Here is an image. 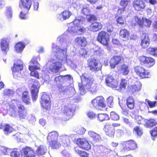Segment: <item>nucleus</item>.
I'll return each mask as SVG.
<instances>
[{
    "label": "nucleus",
    "instance_id": "obj_10",
    "mask_svg": "<svg viewBox=\"0 0 157 157\" xmlns=\"http://www.w3.org/2000/svg\"><path fill=\"white\" fill-rule=\"evenodd\" d=\"M139 59L141 64L145 65L148 67H151L155 64L154 59L150 57L142 56L139 57Z\"/></svg>",
    "mask_w": 157,
    "mask_h": 157
},
{
    "label": "nucleus",
    "instance_id": "obj_22",
    "mask_svg": "<svg viewBox=\"0 0 157 157\" xmlns=\"http://www.w3.org/2000/svg\"><path fill=\"white\" fill-rule=\"evenodd\" d=\"M122 57L119 56H116L112 58L110 61V66L112 68H114L115 66L118 64L121 60Z\"/></svg>",
    "mask_w": 157,
    "mask_h": 157
},
{
    "label": "nucleus",
    "instance_id": "obj_31",
    "mask_svg": "<svg viewBox=\"0 0 157 157\" xmlns=\"http://www.w3.org/2000/svg\"><path fill=\"white\" fill-rule=\"evenodd\" d=\"M75 42L82 46H85L87 44L86 39L82 37L76 38L75 40Z\"/></svg>",
    "mask_w": 157,
    "mask_h": 157
},
{
    "label": "nucleus",
    "instance_id": "obj_59",
    "mask_svg": "<svg viewBox=\"0 0 157 157\" xmlns=\"http://www.w3.org/2000/svg\"><path fill=\"white\" fill-rule=\"evenodd\" d=\"M149 73V72L147 70L144 69V71L142 72L141 73L140 75V77L142 78H148Z\"/></svg>",
    "mask_w": 157,
    "mask_h": 157
},
{
    "label": "nucleus",
    "instance_id": "obj_34",
    "mask_svg": "<svg viewBox=\"0 0 157 157\" xmlns=\"http://www.w3.org/2000/svg\"><path fill=\"white\" fill-rule=\"evenodd\" d=\"M85 21V19L82 17H78L75 19L72 23L75 26H79V25L82 24Z\"/></svg>",
    "mask_w": 157,
    "mask_h": 157
},
{
    "label": "nucleus",
    "instance_id": "obj_52",
    "mask_svg": "<svg viewBox=\"0 0 157 157\" xmlns=\"http://www.w3.org/2000/svg\"><path fill=\"white\" fill-rule=\"evenodd\" d=\"M75 151L81 157H88L89 156V154L84 151L78 150L77 151L76 149Z\"/></svg>",
    "mask_w": 157,
    "mask_h": 157
},
{
    "label": "nucleus",
    "instance_id": "obj_61",
    "mask_svg": "<svg viewBox=\"0 0 157 157\" xmlns=\"http://www.w3.org/2000/svg\"><path fill=\"white\" fill-rule=\"evenodd\" d=\"M121 147L123 148L122 150L124 151H128L130 150L126 149V148H127L128 147H129L128 144V141L126 142H122L121 144Z\"/></svg>",
    "mask_w": 157,
    "mask_h": 157
},
{
    "label": "nucleus",
    "instance_id": "obj_45",
    "mask_svg": "<svg viewBox=\"0 0 157 157\" xmlns=\"http://www.w3.org/2000/svg\"><path fill=\"white\" fill-rule=\"evenodd\" d=\"M147 52L155 56H157V48H149L147 50Z\"/></svg>",
    "mask_w": 157,
    "mask_h": 157
},
{
    "label": "nucleus",
    "instance_id": "obj_32",
    "mask_svg": "<svg viewBox=\"0 0 157 157\" xmlns=\"http://www.w3.org/2000/svg\"><path fill=\"white\" fill-rule=\"evenodd\" d=\"M88 134L90 137L95 141H98L101 139L100 135L94 132L90 131L88 132Z\"/></svg>",
    "mask_w": 157,
    "mask_h": 157
},
{
    "label": "nucleus",
    "instance_id": "obj_43",
    "mask_svg": "<svg viewBox=\"0 0 157 157\" xmlns=\"http://www.w3.org/2000/svg\"><path fill=\"white\" fill-rule=\"evenodd\" d=\"M10 153L12 157H21V154L20 155L19 151L16 149H11Z\"/></svg>",
    "mask_w": 157,
    "mask_h": 157
},
{
    "label": "nucleus",
    "instance_id": "obj_8",
    "mask_svg": "<svg viewBox=\"0 0 157 157\" xmlns=\"http://www.w3.org/2000/svg\"><path fill=\"white\" fill-rule=\"evenodd\" d=\"M97 40L103 45L108 46L109 40L108 34L105 31H101L98 34Z\"/></svg>",
    "mask_w": 157,
    "mask_h": 157
},
{
    "label": "nucleus",
    "instance_id": "obj_7",
    "mask_svg": "<svg viewBox=\"0 0 157 157\" xmlns=\"http://www.w3.org/2000/svg\"><path fill=\"white\" fill-rule=\"evenodd\" d=\"M90 70L92 71H99L101 67V65L98 60L94 58L89 59L88 60Z\"/></svg>",
    "mask_w": 157,
    "mask_h": 157
},
{
    "label": "nucleus",
    "instance_id": "obj_21",
    "mask_svg": "<svg viewBox=\"0 0 157 157\" xmlns=\"http://www.w3.org/2000/svg\"><path fill=\"white\" fill-rule=\"evenodd\" d=\"M63 112L68 117V120L72 116V110L71 105L64 106L62 109Z\"/></svg>",
    "mask_w": 157,
    "mask_h": 157
},
{
    "label": "nucleus",
    "instance_id": "obj_2",
    "mask_svg": "<svg viewBox=\"0 0 157 157\" xmlns=\"http://www.w3.org/2000/svg\"><path fill=\"white\" fill-rule=\"evenodd\" d=\"M80 78L81 83H78V86L80 93L81 95H83L85 94V89L92 92V93L95 92V89H93V88H92L93 85V80L89 75L84 73L80 76Z\"/></svg>",
    "mask_w": 157,
    "mask_h": 157
},
{
    "label": "nucleus",
    "instance_id": "obj_63",
    "mask_svg": "<svg viewBox=\"0 0 157 157\" xmlns=\"http://www.w3.org/2000/svg\"><path fill=\"white\" fill-rule=\"evenodd\" d=\"M35 70H33L31 71L30 73V75L31 76H34L37 78H39V74L37 71Z\"/></svg>",
    "mask_w": 157,
    "mask_h": 157
},
{
    "label": "nucleus",
    "instance_id": "obj_55",
    "mask_svg": "<svg viewBox=\"0 0 157 157\" xmlns=\"http://www.w3.org/2000/svg\"><path fill=\"white\" fill-rule=\"evenodd\" d=\"M1 151L5 155H9L11 149L5 147H2L0 149Z\"/></svg>",
    "mask_w": 157,
    "mask_h": 157
},
{
    "label": "nucleus",
    "instance_id": "obj_60",
    "mask_svg": "<svg viewBox=\"0 0 157 157\" xmlns=\"http://www.w3.org/2000/svg\"><path fill=\"white\" fill-rule=\"evenodd\" d=\"M87 19L88 21L92 22L94 21H96L97 19V18L94 15H90L87 16Z\"/></svg>",
    "mask_w": 157,
    "mask_h": 157
},
{
    "label": "nucleus",
    "instance_id": "obj_25",
    "mask_svg": "<svg viewBox=\"0 0 157 157\" xmlns=\"http://www.w3.org/2000/svg\"><path fill=\"white\" fill-rule=\"evenodd\" d=\"M102 27V25L100 23L95 22L92 23L90 29L91 31L94 32L98 31L101 29Z\"/></svg>",
    "mask_w": 157,
    "mask_h": 157
},
{
    "label": "nucleus",
    "instance_id": "obj_28",
    "mask_svg": "<svg viewBox=\"0 0 157 157\" xmlns=\"http://www.w3.org/2000/svg\"><path fill=\"white\" fill-rule=\"evenodd\" d=\"M47 151L46 147L43 145H40L38 147L36 151V153L38 155H44Z\"/></svg>",
    "mask_w": 157,
    "mask_h": 157
},
{
    "label": "nucleus",
    "instance_id": "obj_3",
    "mask_svg": "<svg viewBox=\"0 0 157 157\" xmlns=\"http://www.w3.org/2000/svg\"><path fill=\"white\" fill-rule=\"evenodd\" d=\"M17 107L18 112L16 110L15 107L14 105H10V111L11 112L10 115L13 117H16L18 113L19 117L21 120L27 119V113L25 107L19 102L17 103Z\"/></svg>",
    "mask_w": 157,
    "mask_h": 157
},
{
    "label": "nucleus",
    "instance_id": "obj_37",
    "mask_svg": "<svg viewBox=\"0 0 157 157\" xmlns=\"http://www.w3.org/2000/svg\"><path fill=\"white\" fill-rule=\"evenodd\" d=\"M145 122L146 123L145 125L146 127H152L157 124V122L153 119H150L149 120H145Z\"/></svg>",
    "mask_w": 157,
    "mask_h": 157
},
{
    "label": "nucleus",
    "instance_id": "obj_38",
    "mask_svg": "<svg viewBox=\"0 0 157 157\" xmlns=\"http://www.w3.org/2000/svg\"><path fill=\"white\" fill-rule=\"evenodd\" d=\"M126 104L127 107L130 109H132L134 106V101L132 97H129L127 100Z\"/></svg>",
    "mask_w": 157,
    "mask_h": 157
},
{
    "label": "nucleus",
    "instance_id": "obj_51",
    "mask_svg": "<svg viewBox=\"0 0 157 157\" xmlns=\"http://www.w3.org/2000/svg\"><path fill=\"white\" fill-rule=\"evenodd\" d=\"M113 97H109L107 99V102L108 106L110 108L112 107L113 105Z\"/></svg>",
    "mask_w": 157,
    "mask_h": 157
},
{
    "label": "nucleus",
    "instance_id": "obj_29",
    "mask_svg": "<svg viewBox=\"0 0 157 157\" xmlns=\"http://www.w3.org/2000/svg\"><path fill=\"white\" fill-rule=\"evenodd\" d=\"M141 84L139 82L137 84L128 86V90L130 92L133 93L136 91H139L140 89Z\"/></svg>",
    "mask_w": 157,
    "mask_h": 157
},
{
    "label": "nucleus",
    "instance_id": "obj_11",
    "mask_svg": "<svg viewBox=\"0 0 157 157\" xmlns=\"http://www.w3.org/2000/svg\"><path fill=\"white\" fill-rule=\"evenodd\" d=\"M40 102L44 109L48 110L50 108V98L49 96L46 93H44L42 95L41 98Z\"/></svg>",
    "mask_w": 157,
    "mask_h": 157
},
{
    "label": "nucleus",
    "instance_id": "obj_40",
    "mask_svg": "<svg viewBox=\"0 0 157 157\" xmlns=\"http://www.w3.org/2000/svg\"><path fill=\"white\" fill-rule=\"evenodd\" d=\"M110 118L109 116L105 113H101L98 114V119L100 122L109 120Z\"/></svg>",
    "mask_w": 157,
    "mask_h": 157
},
{
    "label": "nucleus",
    "instance_id": "obj_30",
    "mask_svg": "<svg viewBox=\"0 0 157 157\" xmlns=\"http://www.w3.org/2000/svg\"><path fill=\"white\" fill-rule=\"evenodd\" d=\"M119 71L124 75H127L129 72L128 67L127 65L123 64L117 67Z\"/></svg>",
    "mask_w": 157,
    "mask_h": 157
},
{
    "label": "nucleus",
    "instance_id": "obj_47",
    "mask_svg": "<svg viewBox=\"0 0 157 157\" xmlns=\"http://www.w3.org/2000/svg\"><path fill=\"white\" fill-rule=\"evenodd\" d=\"M145 102L147 105H148L151 108L154 107L157 105V102L156 101H151L147 99H146Z\"/></svg>",
    "mask_w": 157,
    "mask_h": 157
},
{
    "label": "nucleus",
    "instance_id": "obj_57",
    "mask_svg": "<svg viewBox=\"0 0 157 157\" xmlns=\"http://www.w3.org/2000/svg\"><path fill=\"white\" fill-rule=\"evenodd\" d=\"M143 19L140 18H139L137 16H135L134 17V20L136 22V23L139 25L140 26H143Z\"/></svg>",
    "mask_w": 157,
    "mask_h": 157
},
{
    "label": "nucleus",
    "instance_id": "obj_35",
    "mask_svg": "<svg viewBox=\"0 0 157 157\" xmlns=\"http://www.w3.org/2000/svg\"><path fill=\"white\" fill-rule=\"evenodd\" d=\"M22 99L23 102L26 104L29 105L30 103L31 100L29 98L28 92L25 91L23 92Z\"/></svg>",
    "mask_w": 157,
    "mask_h": 157
},
{
    "label": "nucleus",
    "instance_id": "obj_53",
    "mask_svg": "<svg viewBox=\"0 0 157 157\" xmlns=\"http://www.w3.org/2000/svg\"><path fill=\"white\" fill-rule=\"evenodd\" d=\"M14 92L10 89H6L3 91V94L4 95L10 96L14 94Z\"/></svg>",
    "mask_w": 157,
    "mask_h": 157
},
{
    "label": "nucleus",
    "instance_id": "obj_46",
    "mask_svg": "<svg viewBox=\"0 0 157 157\" xmlns=\"http://www.w3.org/2000/svg\"><path fill=\"white\" fill-rule=\"evenodd\" d=\"M110 118L113 120L117 121L119 119V115L114 112H111L110 113Z\"/></svg>",
    "mask_w": 157,
    "mask_h": 157
},
{
    "label": "nucleus",
    "instance_id": "obj_19",
    "mask_svg": "<svg viewBox=\"0 0 157 157\" xmlns=\"http://www.w3.org/2000/svg\"><path fill=\"white\" fill-rule=\"evenodd\" d=\"M133 6L136 10L139 11L144 9L146 5L145 3L142 0H134L133 2Z\"/></svg>",
    "mask_w": 157,
    "mask_h": 157
},
{
    "label": "nucleus",
    "instance_id": "obj_9",
    "mask_svg": "<svg viewBox=\"0 0 157 157\" xmlns=\"http://www.w3.org/2000/svg\"><path fill=\"white\" fill-rule=\"evenodd\" d=\"M91 104L96 108L101 109V108H104L105 104L104 102V99L102 96H98L93 100Z\"/></svg>",
    "mask_w": 157,
    "mask_h": 157
},
{
    "label": "nucleus",
    "instance_id": "obj_62",
    "mask_svg": "<svg viewBox=\"0 0 157 157\" xmlns=\"http://www.w3.org/2000/svg\"><path fill=\"white\" fill-rule=\"evenodd\" d=\"M71 6L75 9H78L79 7V4L78 2L74 0L73 2L71 4Z\"/></svg>",
    "mask_w": 157,
    "mask_h": 157
},
{
    "label": "nucleus",
    "instance_id": "obj_24",
    "mask_svg": "<svg viewBox=\"0 0 157 157\" xmlns=\"http://www.w3.org/2000/svg\"><path fill=\"white\" fill-rule=\"evenodd\" d=\"M149 39L147 34L144 33L142 36L141 45L143 48L147 47L149 44Z\"/></svg>",
    "mask_w": 157,
    "mask_h": 157
},
{
    "label": "nucleus",
    "instance_id": "obj_36",
    "mask_svg": "<svg viewBox=\"0 0 157 157\" xmlns=\"http://www.w3.org/2000/svg\"><path fill=\"white\" fill-rule=\"evenodd\" d=\"M25 47V44L22 42H19L15 46V51L17 53L21 52Z\"/></svg>",
    "mask_w": 157,
    "mask_h": 157
},
{
    "label": "nucleus",
    "instance_id": "obj_58",
    "mask_svg": "<svg viewBox=\"0 0 157 157\" xmlns=\"http://www.w3.org/2000/svg\"><path fill=\"white\" fill-rule=\"evenodd\" d=\"M88 117L90 119H93L95 118L96 115L95 113L92 111H88L86 113Z\"/></svg>",
    "mask_w": 157,
    "mask_h": 157
},
{
    "label": "nucleus",
    "instance_id": "obj_20",
    "mask_svg": "<svg viewBox=\"0 0 157 157\" xmlns=\"http://www.w3.org/2000/svg\"><path fill=\"white\" fill-rule=\"evenodd\" d=\"M39 86L35 84L33 85L31 88V93L33 101H35L37 98Z\"/></svg>",
    "mask_w": 157,
    "mask_h": 157
},
{
    "label": "nucleus",
    "instance_id": "obj_33",
    "mask_svg": "<svg viewBox=\"0 0 157 157\" xmlns=\"http://www.w3.org/2000/svg\"><path fill=\"white\" fill-rule=\"evenodd\" d=\"M129 35V33L128 30L125 29H121L120 32V36L121 38H124V40H128Z\"/></svg>",
    "mask_w": 157,
    "mask_h": 157
},
{
    "label": "nucleus",
    "instance_id": "obj_6",
    "mask_svg": "<svg viewBox=\"0 0 157 157\" xmlns=\"http://www.w3.org/2000/svg\"><path fill=\"white\" fill-rule=\"evenodd\" d=\"M23 68L22 62L20 60H17L14 63L13 67L12 68L14 78L18 79L21 76L20 71Z\"/></svg>",
    "mask_w": 157,
    "mask_h": 157
},
{
    "label": "nucleus",
    "instance_id": "obj_48",
    "mask_svg": "<svg viewBox=\"0 0 157 157\" xmlns=\"http://www.w3.org/2000/svg\"><path fill=\"white\" fill-rule=\"evenodd\" d=\"M77 30L76 34L78 35H81L85 31V29L83 27L79 26H76Z\"/></svg>",
    "mask_w": 157,
    "mask_h": 157
},
{
    "label": "nucleus",
    "instance_id": "obj_27",
    "mask_svg": "<svg viewBox=\"0 0 157 157\" xmlns=\"http://www.w3.org/2000/svg\"><path fill=\"white\" fill-rule=\"evenodd\" d=\"M59 134L58 132L53 131L49 133L47 137V140L48 142L57 139Z\"/></svg>",
    "mask_w": 157,
    "mask_h": 157
},
{
    "label": "nucleus",
    "instance_id": "obj_4",
    "mask_svg": "<svg viewBox=\"0 0 157 157\" xmlns=\"http://www.w3.org/2000/svg\"><path fill=\"white\" fill-rule=\"evenodd\" d=\"M59 140L58 139L49 141V146L52 149H56L59 148L61 146V143L62 145L64 147H67L70 144V141L69 136L63 134L60 135L59 137Z\"/></svg>",
    "mask_w": 157,
    "mask_h": 157
},
{
    "label": "nucleus",
    "instance_id": "obj_50",
    "mask_svg": "<svg viewBox=\"0 0 157 157\" xmlns=\"http://www.w3.org/2000/svg\"><path fill=\"white\" fill-rule=\"evenodd\" d=\"M134 130L135 133L138 136H141L143 133V132L142 129L138 127H135L134 128Z\"/></svg>",
    "mask_w": 157,
    "mask_h": 157
},
{
    "label": "nucleus",
    "instance_id": "obj_39",
    "mask_svg": "<svg viewBox=\"0 0 157 157\" xmlns=\"http://www.w3.org/2000/svg\"><path fill=\"white\" fill-rule=\"evenodd\" d=\"M5 14L8 18H11L12 17L13 11L11 6H8L6 8Z\"/></svg>",
    "mask_w": 157,
    "mask_h": 157
},
{
    "label": "nucleus",
    "instance_id": "obj_12",
    "mask_svg": "<svg viewBox=\"0 0 157 157\" xmlns=\"http://www.w3.org/2000/svg\"><path fill=\"white\" fill-rule=\"evenodd\" d=\"M75 140L76 144L80 147L87 150L91 148V145L88 142L85 140L79 138Z\"/></svg>",
    "mask_w": 157,
    "mask_h": 157
},
{
    "label": "nucleus",
    "instance_id": "obj_49",
    "mask_svg": "<svg viewBox=\"0 0 157 157\" xmlns=\"http://www.w3.org/2000/svg\"><path fill=\"white\" fill-rule=\"evenodd\" d=\"M134 70L137 75L140 76L141 73L144 71V68L141 66H138L134 68Z\"/></svg>",
    "mask_w": 157,
    "mask_h": 157
},
{
    "label": "nucleus",
    "instance_id": "obj_64",
    "mask_svg": "<svg viewBox=\"0 0 157 157\" xmlns=\"http://www.w3.org/2000/svg\"><path fill=\"white\" fill-rule=\"evenodd\" d=\"M150 133L153 136H157V127L154 128L150 131Z\"/></svg>",
    "mask_w": 157,
    "mask_h": 157
},
{
    "label": "nucleus",
    "instance_id": "obj_56",
    "mask_svg": "<svg viewBox=\"0 0 157 157\" xmlns=\"http://www.w3.org/2000/svg\"><path fill=\"white\" fill-rule=\"evenodd\" d=\"M143 25H144L145 26L148 27H149L150 26L151 23V20L146 18H143Z\"/></svg>",
    "mask_w": 157,
    "mask_h": 157
},
{
    "label": "nucleus",
    "instance_id": "obj_26",
    "mask_svg": "<svg viewBox=\"0 0 157 157\" xmlns=\"http://www.w3.org/2000/svg\"><path fill=\"white\" fill-rule=\"evenodd\" d=\"M30 63V64H33L34 65L33 66H31L29 67V69L30 71H32L33 70L39 69V65L37 61L36 57H33Z\"/></svg>",
    "mask_w": 157,
    "mask_h": 157
},
{
    "label": "nucleus",
    "instance_id": "obj_41",
    "mask_svg": "<svg viewBox=\"0 0 157 157\" xmlns=\"http://www.w3.org/2000/svg\"><path fill=\"white\" fill-rule=\"evenodd\" d=\"M13 130V128L9 125H6L4 127V133L6 135L12 132Z\"/></svg>",
    "mask_w": 157,
    "mask_h": 157
},
{
    "label": "nucleus",
    "instance_id": "obj_13",
    "mask_svg": "<svg viewBox=\"0 0 157 157\" xmlns=\"http://www.w3.org/2000/svg\"><path fill=\"white\" fill-rule=\"evenodd\" d=\"M33 0H20L19 6L21 9H24L28 12L30 9Z\"/></svg>",
    "mask_w": 157,
    "mask_h": 157
},
{
    "label": "nucleus",
    "instance_id": "obj_44",
    "mask_svg": "<svg viewBox=\"0 0 157 157\" xmlns=\"http://www.w3.org/2000/svg\"><path fill=\"white\" fill-rule=\"evenodd\" d=\"M128 144L129 147H128L126 149L128 150H133L136 147V144L135 142L132 140H130L128 141Z\"/></svg>",
    "mask_w": 157,
    "mask_h": 157
},
{
    "label": "nucleus",
    "instance_id": "obj_5",
    "mask_svg": "<svg viewBox=\"0 0 157 157\" xmlns=\"http://www.w3.org/2000/svg\"><path fill=\"white\" fill-rule=\"evenodd\" d=\"M61 61L56 62L54 58L50 59L47 64L48 65H49V68L50 71L54 73L58 72L62 66Z\"/></svg>",
    "mask_w": 157,
    "mask_h": 157
},
{
    "label": "nucleus",
    "instance_id": "obj_42",
    "mask_svg": "<svg viewBox=\"0 0 157 157\" xmlns=\"http://www.w3.org/2000/svg\"><path fill=\"white\" fill-rule=\"evenodd\" d=\"M77 30L76 26L71 23L70 24V26L67 30V31L71 34H76Z\"/></svg>",
    "mask_w": 157,
    "mask_h": 157
},
{
    "label": "nucleus",
    "instance_id": "obj_17",
    "mask_svg": "<svg viewBox=\"0 0 157 157\" xmlns=\"http://www.w3.org/2000/svg\"><path fill=\"white\" fill-rule=\"evenodd\" d=\"M105 81L106 85L114 89L117 84V80L114 79L112 76H107L105 78Z\"/></svg>",
    "mask_w": 157,
    "mask_h": 157
},
{
    "label": "nucleus",
    "instance_id": "obj_1",
    "mask_svg": "<svg viewBox=\"0 0 157 157\" xmlns=\"http://www.w3.org/2000/svg\"><path fill=\"white\" fill-rule=\"evenodd\" d=\"M57 41L61 44V48L56 44H52V56H54L59 60L65 61L67 57V48L71 44V41L68 36L65 34L61 35L57 38Z\"/></svg>",
    "mask_w": 157,
    "mask_h": 157
},
{
    "label": "nucleus",
    "instance_id": "obj_16",
    "mask_svg": "<svg viewBox=\"0 0 157 157\" xmlns=\"http://www.w3.org/2000/svg\"><path fill=\"white\" fill-rule=\"evenodd\" d=\"M9 41L6 38H2L0 41V46L2 51L4 53L6 54L9 50Z\"/></svg>",
    "mask_w": 157,
    "mask_h": 157
},
{
    "label": "nucleus",
    "instance_id": "obj_14",
    "mask_svg": "<svg viewBox=\"0 0 157 157\" xmlns=\"http://www.w3.org/2000/svg\"><path fill=\"white\" fill-rule=\"evenodd\" d=\"M72 14L71 13L69 10H66L61 13L57 14L56 16L57 18V20L62 21L68 19Z\"/></svg>",
    "mask_w": 157,
    "mask_h": 157
},
{
    "label": "nucleus",
    "instance_id": "obj_23",
    "mask_svg": "<svg viewBox=\"0 0 157 157\" xmlns=\"http://www.w3.org/2000/svg\"><path fill=\"white\" fill-rule=\"evenodd\" d=\"M127 80L124 79H122L121 80L120 85L118 86L117 84L114 89L122 92L125 90L126 87L127 85Z\"/></svg>",
    "mask_w": 157,
    "mask_h": 157
},
{
    "label": "nucleus",
    "instance_id": "obj_18",
    "mask_svg": "<svg viewBox=\"0 0 157 157\" xmlns=\"http://www.w3.org/2000/svg\"><path fill=\"white\" fill-rule=\"evenodd\" d=\"M105 131L107 135L112 137L114 136L115 130L111 125L107 124L105 125Z\"/></svg>",
    "mask_w": 157,
    "mask_h": 157
},
{
    "label": "nucleus",
    "instance_id": "obj_54",
    "mask_svg": "<svg viewBox=\"0 0 157 157\" xmlns=\"http://www.w3.org/2000/svg\"><path fill=\"white\" fill-rule=\"evenodd\" d=\"M96 49L95 50V53L97 54H98L99 56H101L104 53L103 50L101 48L98 46L96 47Z\"/></svg>",
    "mask_w": 157,
    "mask_h": 157
},
{
    "label": "nucleus",
    "instance_id": "obj_15",
    "mask_svg": "<svg viewBox=\"0 0 157 157\" xmlns=\"http://www.w3.org/2000/svg\"><path fill=\"white\" fill-rule=\"evenodd\" d=\"M21 154L24 157H35L34 152L33 149L27 147L21 151Z\"/></svg>",
    "mask_w": 157,
    "mask_h": 157
}]
</instances>
